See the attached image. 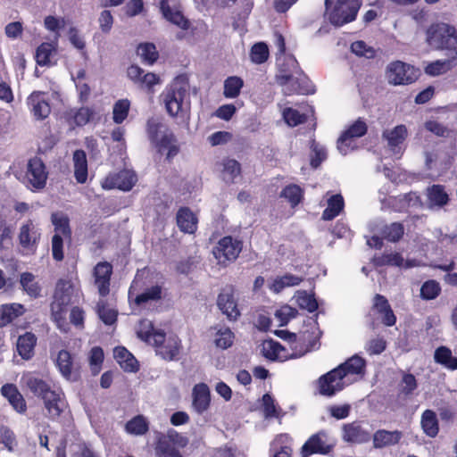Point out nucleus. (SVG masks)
I'll return each mask as SVG.
<instances>
[{
    "label": "nucleus",
    "instance_id": "39448f33",
    "mask_svg": "<svg viewBox=\"0 0 457 457\" xmlns=\"http://www.w3.org/2000/svg\"><path fill=\"white\" fill-rule=\"evenodd\" d=\"M278 335L288 341L292 353H289L288 350L278 342L265 340L262 345V353L265 358L270 361H285L288 359L299 358L308 351V349L299 352L295 351L293 345L295 344L298 339L297 335L286 330L278 331Z\"/></svg>",
    "mask_w": 457,
    "mask_h": 457
},
{
    "label": "nucleus",
    "instance_id": "aec40b11",
    "mask_svg": "<svg viewBox=\"0 0 457 457\" xmlns=\"http://www.w3.org/2000/svg\"><path fill=\"white\" fill-rule=\"evenodd\" d=\"M112 273V266L106 262H99L94 268V284L97 287L101 296H105L110 292V279Z\"/></svg>",
    "mask_w": 457,
    "mask_h": 457
},
{
    "label": "nucleus",
    "instance_id": "b1692460",
    "mask_svg": "<svg viewBox=\"0 0 457 457\" xmlns=\"http://www.w3.org/2000/svg\"><path fill=\"white\" fill-rule=\"evenodd\" d=\"M193 408L194 410L202 414L208 410L211 403V395L209 387L204 383L196 384L192 391Z\"/></svg>",
    "mask_w": 457,
    "mask_h": 457
},
{
    "label": "nucleus",
    "instance_id": "bb28decb",
    "mask_svg": "<svg viewBox=\"0 0 457 457\" xmlns=\"http://www.w3.org/2000/svg\"><path fill=\"white\" fill-rule=\"evenodd\" d=\"M177 224L185 233L192 234L197 228V218L187 207L180 208L177 213Z\"/></svg>",
    "mask_w": 457,
    "mask_h": 457
},
{
    "label": "nucleus",
    "instance_id": "bf43d9fd",
    "mask_svg": "<svg viewBox=\"0 0 457 457\" xmlns=\"http://www.w3.org/2000/svg\"><path fill=\"white\" fill-rule=\"evenodd\" d=\"M0 443L3 444L9 452H13L18 445L14 432L6 426L0 427Z\"/></svg>",
    "mask_w": 457,
    "mask_h": 457
},
{
    "label": "nucleus",
    "instance_id": "864d4df0",
    "mask_svg": "<svg viewBox=\"0 0 457 457\" xmlns=\"http://www.w3.org/2000/svg\"><path fill=\"white\" fill-rule=\"evenodd\" d=\"M296 303L301 309L313 312L318 309V303L312 295L306 291H298L295 295Z\"/></svg>",
    "mask_w": 457,
    "mask_h": 457
},
{
    "label": "nucleus",
    "instance_id": "a18cd8bd",
    "mask_svg": "<svg viewBox=\"0 0 457 457\" xmlns=\"http://www.w3.org/2000/svg\"><path fill=\"white\" fill-rule=\"evenodd\" d=\"M21 285L26 293L31 297H37L40 295L41 288L36 281V278L32 273L24 272L21 275Z\"/></svg>",
    "mask_w": 457,
    "mask_h": 457
},
{
    "label": "nucleus",
    "instance_id": "20e7f679",
    "mask_svg": "<svg viewBox=\"0 0 457 457\" xmlns=\"http://www.w3.org/2000/svg\"><path fill=\"white\" fill-rule=\"evenodd\" d=\"M280 65L279 73L277 75L278 83L283 87L286 95L304 94L306 91L303 87L305 78L299 67L296 59L288 55L284 58Z\"/></svg>",
    "mask_w": 457,
    "mask_h": 457
},
{
    "label": "nucleus",
    "instance_id": "4be33fe9",
    "mask_svg": "<svg viewBox=\"0 0 457 457\" xmlns=\"http://www.w3.org/2000/svg\"><path fill=\"white\" fill-rule=\"evenodd\" d=\"M46 416L50 420H56L62 412L65 403L61 391L53 390L43 398Z\"/></svg>",
    "mask_w": 457,
    "mask_h": 457
},
{
    "label": "nucleus",
    "instance_id": "f03ea898",
    "mask_svg": "<svg viewBox=\"0 0 457 457\" xmlns=\"http://www.w3.org/2000/svg\"><path fill=\"white\" fill-rule=\"evenodd\" d=\"M426 42L433 49L445 50L447 57L457 60V29L445 22L431 24L426 31Z\"/></svg>",
    "mask_w": 457,
    "mask_h": 457
},
{
    "label": "nucleus",
    "instance_id": "0e129e2a",
    "mask_svg": "<svg viewBox=\"0 0 457 457\" xmlns=\"http://www.w3.org/2000/svg\"><path fill=\"white\" fill-rule=\"evenodd\" d=\"M280 195L287 199L292 206H295L300 203L303 192L300 187L296 185H289L282 190Z\"/></svg>",
    "mask_w": 457,
    "mask_h": 457
},
{
    "label": "nucleus",
    "instance_id": "f704fd0d",
    "mask_svg": "<svg viewBox=\"0 0 457 457\" xmlns=\"http://www.w3.org/2000/svg\"><path fill=\"white\" fill-rule=\"evenodd\" d=\"M37 338L29 332L19 337L17 341V351L19 354L25 360L31 358L34 353Z\"/></svg>",
    "mask_w": 457,
    "mask_h": 457
},
{
    "label": "nucleus",
    "instance_id": "4c0bfd02",
    "mask_svg": "<svg viewBox=\"0 0 457 457\" xmlns=\"http://www.w3.org/2000/svg\"><path fill=\"white\" fill-rule=\"evenodd\" d=\"M244 87V80L237 76H230L224 80L223 96L226 98L233 99L240 95Z\"/></svg>",
    "mask_w": 457,
    "mask_h": 457
},
{
    "label": "nucleus",
    "instance_id": "c756f323",
    "mask_svg": "<svg viewBox=\"0 0 457 457\" xmlns=\"http://www.w3.org/2000/svg\"><path fill=\"white\" fill-rule=\"evenodd\" d=\"M74 176L78 183L83 184L87 179V161L83 150H76L73 153Z\"/></svg>",
    "mask_w": 457,
    "mask_h": 457
},
{
    "label": "nucleus",
    "instance_id": "c85d7f7f",
    "mask_svg": "<svg viewBox=\"0 0 457 457\" xmlns=\"http://www.w3.org/2000/svg\"><path fill=\"white\" fill-rule=\"evenodd\" d=\"M378 265H391L399 268H412L419 266V262L416 260H404L403 257L398 253H391L383 254L381 257L376 259Z\"/></svg>",
    "mask_w": 457,
    "mask_h": 457
},
{
    "label": "nucleus",
    "instance_id": "f257e3e1",
    "mask_svg": "<svg viewBox=\"0 0 457 457\" xmlns=\"http://www.w3.org/2000/svg\"><path fill=\"white\" fill-rule=\"evenodd\" d=\"M161 98L170 116L185 119L188 115L191 105L189 86L183 79L177 78L167 86Z\"/></svg>",
    "mask_w": 457,
    "mask_h": 457
},
{
    "label": "nucleus",
    "instance_id": "13d9d810",
    "mask_svg": "<svg viewBox=\"0 0 457 457\" xmlns=\"http://www.w3.org/2000/svg\"><path fill=\"white\" fill-rule=\"evenodd\" d=\"M441 292V287L436 280H428L420 287V297L424 300L436 299Z\"/></svg>",
    "mask_w": 457,
    "mask_h": 457
},
{
    "label": "nucleus",
    "instance_id": "0eeeda50",
    "mask_svg": "<svg viewBox=\"0 0 457 457\" xmlns=\"http://www.w3.org/2000/svg\"><path fill=\"white\" fill-rule=\"evenodd\" d=\"M418 71L402 61H394L386 68V78L391 85H407L416 80Z\"/></svg>",
    "mask_w": 457,
    "mask_h": 457
},
{
    "label": "nucleus",
    "instance_id": "37998d69",
    "mask_svg": "<svg viewBox=\"0 0 457 457\" xmlns=\"http://www.w3.org/2000/svg\"><path fill=\"white\" fill-rule=\"evenodd\" d=\"M51 221L54 227L55 234H59L61 237H69L71 235V228L69 225V218L66 214L56 212L52 213Z\"/></svg>",
    "mask_w": 457,
    "mask_h": 457
},
{
    "label": "nucleus",
    "instance_id": "6e6552de",
    "mask_svg": "<svg viewBox=\"0 0 457 457\" xmlns=\"http://www.w3.org/2000/svg\"><path fill=\"white\" fill-rule=\"evenodd\" d=\"M361 0H337L333 11L328 14L335 26H342L355 20L361 7Z\"/></svg>",
    "mask_w": 457,
    "mask_h": 457
},
{
    "label": "nucleus",
    "instance_id": "de8ad7c7",
    "mask_svg": "<svg viewBox=\"0 0 457 457\" xmlns=\"http://www.w3.org/2000/svg\"><path fill=\"white\" fill-rule=\"evenodd\" d=\"M234 339L235 336L230 328L222 327L217 329L215 333L214 344L216 347L225 350L233 345Z\"/></svg>",
    "mask_w": 457,
    "mask_h": 457
},
{
    "label": "nucleus",
    "instance_id": "69168bd1",
    "mask_svg": "<svg viewBox=\"0 0 457 457\" xmlns=\"http://www.w3.org/2000/svg\"><path fill=\"white\" fill-rule=\"evenodd\" d=\"M250 57L254 63H262L269 57V49L266 44L257 43L253 46L250 53Z\"/></svg>",
    "mask_w": 457,
    "mask_h": 457
},
{
    "label": "nucleus",
    "instance_id": "393cba45",
    "mask_svg": "<svg viewBox=\"0 0 457 457\" xmlns=\"http://www.w3.org/2000/svg\"><path fill=\"white\" fill-rule=\"evenodd\" d=\"M56 366L62 375L68 380L75 381L78 379V374L74 371L72 356L70 352L61 350L56 358Z\"/></svg>",
    "mask_w": 457,
    "mask_h": 457
},
{
    "label": "nucleus",
    "instance_id": "412c9836",
    "mask_svg": "<svg viewBox=\"0 0 457 457\" xmlns=\"http://www.w3.org/2000/svg\"><path fill=\"white\" fill-rule=\"evenodd\" d=\"M407 134V128L404 125H398L392 129H386L382 137L386 140L387 146L395 154H401Z\"/></svg>",
    "mask_w": 457,
    "mask_h": 457
},
{
    "label": "nucleus",
    "instance_id": "e433bc0d",
    "mask_svg": "<svg viewBox=\"0 0 457 457\" xmlns=\"http://www.w3.org/2000/svg\"><path fill=\"white\" fill-rule=\"evenodd\" d=\"M344 205V198L341 195H331L328 199V206L323 211L322 219L324 220H333L343 211Z\"/></svg>",
    "mask_w": 457,
    "mask_h": 457
},
{
    "label": "nucleus",
    "instance_id": "6ab92c4d",
    "mask_svg": "<svg viewBox=\"0 0 457 457\" xmlns=\"http://www.w3.org/2000/svg\"><path fill=\"white\" fill-rule=\"evenodd\" d=\"M166 20L182 29H187L188 21L183 16L180 4L177 0H156Z\"/></svg>",
    "mask_w": 457,
    "mask_h": 457
},
{
    "label": "nucleus",
    "instance_id": "6e6d98bb",
    "mask_svg": "<svg viewBox=\"0 0 457 457\" xmlns=\"http://www.w3.org/2000/svg\"><path fill=\"white\" fill-rule=\"evenodd\" d=\"M137 52L143 62L148 64H153L158 58L156 47L151 43L140 44Z\"/></svg>",
    "mask_w": 457,
    "mask_h": 457
},
{
    "label": "nucleus",
    "instance_id": "4468645a",
    "mask_svg": "<svg viewBox=\"0 0 457 457\" xmlns=\"http://www.w3.org/2000/svg\"><path fill=\"white\" fill-rule=\"evenodd\" d=\"M319 393L326 397H332L350 386L335 368L318 379Z\"/></svg>",
    "mask_w": 457,
    "mask_h": 457
},
{
    "label": "nucleus",
    "instance_id": "052dcab7",
    "mask_svg": "<svg viewBox=\"0 0 457 457\" xmlns=\"http://www.w3.org/2000/svg\"><path fill=\"white\" fill-rule=\"evenodd\" d=\"M88 360L93 375H97L100 372L104 361L103 349L99 346L93 347L89 352Z\"/></svg>",
    "mask_w": 457,
    "mask_h": 457
},
{
    "label": "nucleus",
    "instance_id": "4d7b16f0",
    "mask_svg": "<svg viewBox=\"0 0 457 457\" xmlns=\"http://www.w3.org/2000/svg\"><path fill=\"white\" fill-rule=\"evenodd\" d=\"M130 103L128 99H120L117 101L112 110V119L117 124H120L128 116Z\"/></svg>",
    "mask_w": 457,
    "mask_h": 457
},
{
    "label": "nucleus",
    "instance_id": "338daca9",
    "mask_svg": "<svg viewBox=\"0 0 457 457\" xmlns=\"http://www.w3.org/2000/svg\"><path fill=\"white\" fill-rule=\"evenodd\" d=\"M283 118L291 127L303 123L306 120V116L304 114H301L297 110L292 108H286L283 111Z\"/></svg>",
    "mask_w": 457,
    "mask_h": 457
},
{
    "label": "nucleus",
    "instance_id": "423d86ee",
    "mask_svg": "<svg viewBox=\"0 0 457 457\" xmlns=\"http://www.w3.org/2000/svg\"><path fill=\"white\" fill-rule=\"evenodd\" d=\"M155 352L162 359L171 361L179 359L181 341L178 336L166 335L162 330L155 331L153 335V344Z\"/></svg>",
    "mask_w": 457,
    "mask_h": 457
},
{
    "label": "nucleus",
    "instance_id": "ea45409f",
    "mask_svg": "<svg viewBox=\"0 0 457 457\" xmlns=\"http://www.w3.org/2000/svg\"><path fill=\"white\" fill-rule=\"evenodd\" d=\"M343 438L347 442H362L367 440L368 435L357 423H350L343 428Z\"/></svg>",
    "mask_w": 457,
    "mask_h": 457
},
{
    "label": "nucleus",
    "instance_id": "e2e57ef3",
    "mask_svg": "<svg viewBox=\"0 0 457 457\" xmlns=\"http://www.w3.org/2000/svg\"><path fill=\"white\" fill-rule=\"evenodd\" d=\"M97 313L101 320L106 325H112L117 320V312L103 302L97 303Z\"/></svg>",
    "mask_w": 457,
    "mask_h": 457
},
{
    "label": "nucleus",
    "instance_id": "1a4fd4ad",
    "mask_svg": "<svg viewBox=\"0 0 457 457\" xmlns=\"http://www.w3.org/2000/svg\"><path fill=\"white\" fill-rule=\"evenodd\" d=\"M241 251L242 242L228 236L218 242L212 250V253L220 264L227 265L234 262Z\"/></svg>",
    "mask_w": 457,
    "mask_h": 457
},
{
    "label": "nucleus",
    "instance_id": "c9c22d12",
    "mask_svg": "<svg viewBox=\"0 0 457 457\" xmlns=\"http://www.w3.org/2000/svg\"><path fill=\"white\" fill-rule=\"evenodd\" d=\"M93 111L87 107L71 109L67 112V120L71 126H84L92 118Z\"/></svg>",
    "mask_w": 457,
    "mask_h": 457
},
{
    "label": "nucleus",
    "instance_id": "2eb2a0df",
    "mask_svg": "<svg viewBox=\"0 0 457 457\" xmlns=\"http://www.w3.org/2000/svg\"><path fill=\"white\" fill-rule=\"evenodd\" d=\"M366 361L355 354L336 369L349 385L361 379L365 374Z\"/></svg>",
    "mask_w": 457,
    "mask_h": 457
},
{
    "label": "nucleus",
    "instance_id": "774afa93",
    "mask_svg": "<svg viewBox=\"0 0 457 457\" xmlns=\"http://www.w3.org/2000/svg\"><path fill=\"white\" fill-rule=\"evenodd\" d=\"M156 453L160 457H183L179 450L165 441H159L156 446Z\"/></svg>",
    "mask_w": 457,
    "mask_h": 457
},
{
    "label": "nucleus",
    "instance_id": "09e8293b",
    "mask_svg": "<svg viewBox=\"0 0 457 457\" xmlns=\"http://www.w3.org/2000/svg\"><path fill=\"white\" fill-rule=\"evenodd\" d=\"M55 53V46L51 43H42L36 51V62L40 66L49 65L51 56Z\"/></svg>",
    "mask_w": 457,
    "mask_h": 457
},
{
    "label": "nucleus",
    "instance_id": "7c9ffc66",
    "mask_svg": "<svg viewBox=\"0 0 457 457\" xmlns=\"http://www.w3.org/2000/svg\"><path fill=\"white\" fill-rule=\"evenodd\" d=\"M24 384L27 387L37 396L42 399L51 393L53 389L51 386L43 379L37 378L31 374H28L22 378Z\"/></svg>",
    "mask_w": 457,
    "mask_h": 457
},
{
    "label": "nucleus",
    "instance_id": "9d476101",
    "mask_svg": "<svg viewBox=\"0 0 457 457\" xmlns=\"http://www.w3.org/2000/svg\"><path fill=\"white\" fill-rule=\"evenodd\" d=\"M141 281L139 277L137 276L132 282L129 290V298L133 301L135 304L139 307L145 308L152 303H154L162 298V289L159 285H154L145 289L144 292L138 293Z\"/></svg>",
    "mask_w": 457,
    "mask_h": 457
},
{
    "label": "nucleus",
    "instance_id": "f8f14e48",
    "mask_svg": "<svg viewBox=\"0 0 457 457\" xmlns=\"http://www.w3.org/2000/svg\"><path fill=\"white\" fill-rule=\"evenodd\" d=\"M217 306L228 320H237L241 312L236 297V289L233 286H226L221 289L217 297Z\"/></svg>",
    "mask_w": 457,
    "mask_h": 457
},
{
    "label": "nucleus",
    "instance_id": "8fccbe9b",
    "mask_svg": "<svg viewBox=\"0 0 457 457\" xmlns=\"http://www.w3.org/2000/svg\"><path fill=\"white\" fill-rule=\"evenodd\" d=\"M147 430L148 422L142 415L136 416L126 424V431L132 435L141 436L145 434Z\"/></svg>",
    "mask_w": 457,
    "mask_h": 457
},
{
    "label": "nucleus",
    "instance_id": "a878e982",
    "mask_svg": "<svg viewBox=\"0 0 457 457\" xmlns=\"http://www.w3.org/2000/svg\"><path fill=\"white\" fill-rule=\"evenodd\" d=\"M1 392L2 395L9 401V403L15 411H17L20 413H22L26 411V402L14 385H4L1 388Z\"/></svg>",
    "mask_w": 457,
    "mask_h": 457
},
{
    "label": "nucleus",
    "instance_id": "f3484780",
    "mask_svg": "<svg viewBox=\"0 0 457 457\" xmlns=\"http://www.w3.org/2000/svg\"><path fill=\"white\" fill-rule=\"evenodd\" d=\"M47 175L46 166L40 158L34 157L29 161L26 179L32 188H43L46 186Z\"/></svg>",
    "mask_w": 457,
    "mask_h": 457
},
{
    "label": "nucleus",
    "instance_id": "5701e85b",
    "mask_svg": "<svg viewBox=\"0 0 457 457\" xmlns=\"http://www.w3.org/2000/svg\"><path fill=\"white\" fill-rule=\"evenodd\" d=\"M428 207L429 209H441L449 203V195L445 186L435 184L426 190Z\"/></svg>",
    "mask_w": 457,
    "mask_h": 457
},
{
    "label": "nucleus",
    "instance_id": "ddd939ff",
    "mask_svg": "<svg viewBox=\"0 0 457 457\" xmlns=\"http://www.w3.org/2000/svg\"><path fill=\"white\" fill-rule=\"evenodd\" d=\"M335 446L334 440L325 431L312 435L303 445L302 457H309L314 453L328 454Z\"/></svg>",
    "mask_w": 457,
    "mask_h": 457
},
{
    "label": "nucleus",
    "instance_id": "7ed1b4c3",
    "mask_svg": "<svg viewBox=\"0 0 457 457\" xmlns=\"http://www.w3.org/2000/svg\"><path fill=\"white\" fill-rule=\"evenodd\" d=\"M146 133L150 142L160 153L167 151V158L178 154L179 148L174 134L157 118H150L146 122Z\"/></svg>",
    "mask_w": 457,
    "mask_h": 457
},
{
    "label": "nucleus",
    "instance_id": "5fc2aeb1",
    "mask_svg": "<svg viewBox=\"0 0 457 457\" xmlns=\"http://www.w3.org/2000/svg\"><path fill=\"white\" fill-rule=\"evenodd\" d=\"M262 406L266 419L280 418L282 410L276 404L275 400L270 395L265 394L262 396Z\"/></svg>",
    "mask_w": 457,
    "mask_h": 457
},
{
    "label": "nucleus",
    "instance_id": "72a5a7b5",
    "mask_svg": "<svg viewBox=\"0 0 457 457\" xmlns=\"http://www.w3.org/2000/svg\"><path fill=\"white\" fill-rule=\"evenodd\" d=\"M434 360L447 370H457V357H454L451 349L446 346H440L436 349Z\"/></svg>",
    "mask_w": 457,
    "mask_h": 457
},
{
    "label": "nucleus",
    "instance_id": "9b49d317",
    "mask_svg": "<svg viewBox=\"0 0 457 457\" xmlns=\"http://www.w3.org/2000/svg\"><path fill=\"white\" fill-rule=\"evenodd\" d=\"M40 238V228L32 220H27L20 227L18 240L26 254L36 253Z\"/></svg>",
    "mask_w": 457,
    "mask_h": 457
},
{
    "label": "nucleus",
    "instance_id": "2f4dec72",
    "mask_svg": "<svg viewBox=\"0 0 457 457\" xmlns=\"http://www.w3.org/2000/svg\"><path fill=\"white\" fill-rule=\"evenodd\" d=\"M402 438L400 431L378 430L373 436V444L376 448H382L397 444Z\"/></svg>",
    "mask_w": 457,
    "mask_h": 457
},
{
    "label": "nucleus",
    "instance_id": "a19ab883",
    "mask_svg": "<svg viewBox=\"0 0 457 457\" xmlns=\"http://www.w3.org/2000/svg\"><path fill=\"white\" fill-rule=\"evenodd\" d=\"M452 58L448 57L445 60H436L429 62L425 67V72L430 76H438L446 73L453 67V62Z\"/></svg>",
    "mask_w": 457,
    "mask_h": 457
},
{
    "label": "nucleus",
    "instance_id": "c03bdc74",
    "mask_svg": "<svg viewBox=\"0 0 457 457\" xmlns=\"http://www.w3.org/2000/svg\"><path fill=\"white\" fill-rule=\"evenodd\" d=\"M302 278L287 274L282 277H278L274 279L272 284L270 286V289L274 293L281 292L285 287H295L301 283Z\"/></svg>",
    "mask_w": 457,
    "mask_h": 457
},
{
    "label": "nucleus",
    "instance_id": "dca6fc26",
    "mask_svg": "<svg viewBox=\"0 0 457 457\" xmlns=\"http://www.w3.org/2000/svg\"><path fill=\"white\" fill-rule=\"evenodd\" d=\"M29 110L36 120H44L51 113L47 93L33 91L27 98Z\"/></svg>",
    "mask_w": 457,
    "mask_h": 457
},
{
    "label": "nucleus",
    "instance_id": "a211bd4d",
    "mask_svg": "<svg viewBox=\"0 0 457 457\" xmlns=\"http://www.w3.org/2000/svg\"><path fill=\"white\" fill-rule=\"evenodd\" d=\"M137 182L136 174L129 170H124L117 173L109 174L102 182L104 189L118 188L123 191L130 190Z\"/></svg>",
    "mask_w": 457,
    "mask_h": 457
},
{
    "label": "nucleus",
    "instance_id": "79ce46f5",
    "mask_svg": "<svg viewBox=\"0 0 457 457\" xmlns=\"http://www.w3.org/2000/svg\"><path fill=\"white\" fill-rule=\"evenodd\" d=\"M67 307L68 306L64 304H61L60 303H58V302H53L51 304L52 318L56 323L58 328L63 332H66L69 328L65 320Z\"/></svg>",
    "mask_w": 457,
    "mask_h": 457
},
{
    "label": "nucleus",
    "instance_id": "3c124183",
    "mask_svg": "<svg viewBox=\"0 0 457 457\" xmlns=\"http://www.w3.org/2000/svg\"><path fill=\"white\" fill-rule=\"evenodd\" d=\"M222 166V177L226 182H233L241 172L239 162L234 159L224 160Z\"/></svg>",
    "mask_w": 457,
    "mask_h": 457
},
{
    "label": "nucleus",
    "instance_id": "680f3d73",
    "mask_svg": "<svg viewBox=\"0 0 457 457\" xmlns=\"http://www.w3.org/2000/svg\"><path fill=\"white\" fill-rule=\"evenodd\" d=\"M403 226L401 223L394 222L384 227L382 235L386 239L396 242L403 237Z\"/></svg>",
    "mask_w": 457,
    "mask_h": 457
},
{
    "label": "nucleus",
    "instance_id": "cd10ccee",
    "mask_svg": "<svg viewBox=\"0 0 457 457\" xmlns=\"http://www.w3.org/2000/svg\"><path fill=\"white\" fill-rule=\"evenodd\" d=\"M113 355L121 369L128 372H136L138 370L137 359L125 347L117 346L113 350Z\"/></svg>",
    "mask_w": 457,
    "mask_h": 457
},
{
    "label": "nucleus",
    "instance_id": "473e14b6",
    "mask_svg": "<svg viewBox=\"0 0 457 457\" xmlns=\"http://www.w3.org/2000/svg\"><path fill=\"white\" fill-rule=\"evenodd\" d=\"M25 312L23 305L16 303L0 305V328L12 322Z\"/></svg>",
    "mask_w": 457,
    "mask_h": 457
},
{
    "label": "nucleus",
    "instance_id": "49530a36",
    "mask_svg": "<svg viewBox=\"0 0 457 457\" xmlns=\"http://www.w3.org/2000/svg\"><path fill=\"white\" fill-rule=\"evenodd\" d=\"M71 286L67 281H59L56 285L54 301L68 306L71 301Z\"/></svg>",
    "mask_w": 457,
    "mask_h": 457
},
{
    "label": "nucleus",
    "instance_id": "58836bf2",
    "mask_svg": "<svg viewBox=\"0 0 457 457\" xmlns=\"http://www.w3.org/2000/svg\"><path fill=\"white\" fill-rule=\"evenodd\" d=\"M421 427L424 433L435 437L438 433V422L436 413L431 410H426L421 416Z\"/></svg>",
    "mask_w": 457,
    "mask_h": 457
},
{
    "label": "nucleus",
    "instance_id": "603ef678",
    "mask_svg": "<svg viewBox=\"0 0 457 457\" xmlns=\"http://www.w3.org/2000/svg\"><path fill=\"white\" fill-rule=\"evenodd\" d=\"M155 331L161 330L154 329L152 321L146 319L141 320L137 327V337L150 345L153 344V335Z\"/></svg>",
    "mask_w": 457,
    "mask_h": 457
}]
</instances>
